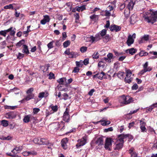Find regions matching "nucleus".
<instances>
[{
  "label": "nucleus",
  "mask_w": 157,
  "mask_h": 157,
  "mask_svg": "<svg viewBox=\"0 0 157 157\" xmlns=\"http://www.w3.org/2000/svg\"><path fill=\"white\" fill-rule=\"evenodd\" d=\"M95 144L100 147L104 144V140L102 137H100L97 139Z\"/></svg>",
  "instance_id": "obj_12"
},
{
  "label": "nucleus",
  "mask_w": 157,
  "mask_h": 157,
  "mask_svg": "<svg viewBox=\"0 0 157 157\" xmlns=\"http://www.w3.org/2000/svg\"><path fill=\"white\" fill-rule=\"evenodd\" d=\"M93 58L94 59H97L99 58V56L98 52L94 53L92 56Z\"/></svg>",
  "instance_id": "obj_46"
},
{
  "label": "nucleus",
  "mask_w": 157,
  "mask_h": 157,
  "mask_svg": "<svg viewBox=\"0 0 157 157\" xmlns=\"http://www.w3.org/2000/svg\"><path fill=\"white\" fill-rule=\"evenodd\" d=\"M137 51V50L134 48H132L126 50V52L128 53V52L132 55H133Z\"/></svg>",
  "instance_id": "obj_20"
},
{
  "label": "nucleus",
  "mask_w": 157,
  "mask_h": 157,
  "mask_svg": "<svg viewBox=\"0 0 157 157\" xmlns=\"http://www.w3.org/2000/svg\"><path fill=\"white\" fill-rule=\"evenodd\" d=\"M130 13V10H129L128 8V9H126L124 10V16L125 17H127L128 16V14Z\"/></svg>",
  "instance_id": "obj_45"
},
{
  "label": "nucleus",
  "mask_w": 157,
  "mask_h": 157,
  "mask_svg": "<svg viewBox=\"0 0 157 157\" xmlns=\"http://www.w3.org/2000/svg\"><path fill=\"white\" fill-rule=\"evenodd\" d=\"M109 29L112 32L115 31L116 32H118L121 30V27L116 25H111L109 27Z\"/></svg>",
  "instance_id": "obj_7"
},
{
  "label": "nucleus",
  "mask_w": 157,
  "mask_h": 157,
  "mask_svg": "<svg viewBox=\"0 0 157 157\" xmlns=\"http://www.w3.org/2000/svg\"><path fill=\"white\" fill-rule=\"evenodd\" d=\"M28 95L25 97L26 101H28L34 98L35 95L34 94H27Z\"/></svg>",
  "instance_id": "obj_21"
},
{
  "label": "nucleus",
  "mask_w": 157,
  "mask_h": 157,
  "mask_svg": "<svg viewBox=\"0 0 157 157\" xmlns=\"http://www.w3.org/2000/svg\"><path fill=\"white\" fill-rule=\"evenodd\" d=\"M104 38L106 42H108L109 41L110 37L109 34H107L104 37Z\"/></svg>",
  "instance_id": "obj_63"
},
{
  "label": "nucleus",
  "mask_w": 157,
  "mask_h": 157,
  "mask_svg": "<svg viewBox=\"0 0 157 157\" xmlns=\"http://www.w3.org/2000/svg\"><path fill=\"white\" fill-rule=\"evenodd\" d=\"M106 32L107 30L103 29L101 31L100 34L101 36L102 37L106 35Z\"/></svg>",
  "instance_id": "obj_44"
},
{
  "label": "nucleus",
  "mask_w": 157,
  "mask_h": 157,
  "mask_svg": "<svg viewBox=\"0 0 157 157\" xmlns=\"http://www.w3.org/2000/svg\"><path fill=\"white\" fill-rule=\"evenodd\" d=\"M55 75L52 72H50L49 74V79H52L53 78H55Z\"/></svg>",
  "instance_id": "obj_52"
},
{
  "label": "nucleus",
  "mask_w": 157,
  "mask_h": 157,
  "mask_svg": "<svg viewBox=\"0 0 157 157\" xmlns=\"http://www.w3.org/2000/svg\"><path fill=\"white\" fill-rule=\"evenodd\" d=\"M68 139L67 138H63L61 141L62 147L65 150L67 148V143H68Z\"/></svg>",
  "instance_id": "obj_8"
},
{
  "label": "nucleus",
  "mask_w": 157,
  "mask_h": 157,
  "mask_svg": "<svg viewBox=\"0 0 157 157\" xmlns=\"http://www.w3.org/2000/svg\"><path fill=\"white\" fill-rule=\"evenodd\" d=\"M55 45L56 46L58 47H59L61 45V43L60 42V40H57L56 41L55 43Z\"/></svg>",
  "instance_id": "obj_53"
},
{
  "label": "nucleus",
  "mask_w": 157,
  "mask_h": 157,
  "mask_svg": "<svg viewBox=\"0 0 157 157\" xmlns=\"http://www.w3.org/2000/svg\"><path fill=\"white\" fill-rule=\"evenodd\" d=\"M64 79L66 80L65 78H61L58 80L57 81L59 84L63 85L64 84Z\"/></svg>",
  "instance_id": "obj_38"
},
{
  "label": "nucleus",
  "mask_w": 157,
  "mask_h": 157,
  "mask_svg": "<svg viewBox=\"0 0 157 157\" xmlns=\"http://www.w3.org/2000/svg\"><path fill=\"white\" fill-rule=\"evenodd\" d=\"M98 78L102 80L103 78V76L105 75V73L104 72L102 71L100 73H98Z\"/></svg>",
  "instance_id": "obj_30"
},
{
  "label": "nucleus",
  "mask_w": 157,
  "mask_h": 157,
  "mask_svg": "<svg viewBox=\"0 0 157 157\" xmlns=\"http://www.w3.org/2000/svg\"><path fill=\"white\" fill-rule=\"evenodd\" d=\"M127 1L128 2L127 5V7L129 10H132L133 9L136 1L135 0H128Z\"/></svg>",
  "instance_id": "obj_10"
},
{
  "label": "nucleus",
  "mask_w": 157,
  "mask_h": 157,
  "mask_svg": "<svg viewBox=\"0 0 157 157\" xmlns=\"http://www.w3.org/2000/svg\"><path fill=\"white\" fill-rule=\"evenodd\" d=\"M128 135L120 134L118 136V140L120 141V143H122L123 144L124 143V139L128 137Z\"/></svg>",
  "instance_id": "obj_14"
},
{
  "label": "nucleus",
  "mask_w": 157,
  "mask_h": 157,
  "mask_svg": "<svg viewBox=\"0 0 157 157\" xmlns=\"http://www.w3.org/2000/svg\"><path fill=\"white\" fill-rule=\"evenodd\" d=\"M87 48L86 46H82L80 48V52L83 53L86 52L87 50Z\"/></svg>",
  "instance_id": "obj_35"
},
{
  "label": "nucleus",
  "mask_w": 157,
  "mask_h": 157,
  "mask_svg": "<svg viewBox=\"0 0 157 157\" xmlns=\"http://www.w3.org/2000/svg\"><path fill=\"white\" fill-rule=\"evenodd\" d=\"M52 105L50 106V107L51 108L52 110L54 112H57L58 109V106L57 105H55V106H53Z\"/></svg>",
  "instance_id": "obj_34"
},
{
  "label": "nucleus",
  "mask_w": 157,
  "mask_h": 157,
  "mask_svg": "<svg viewBox=\"0 0 157 157\" xmlns=\"http://www.w3.org/2000/svg\"><path fill=\"white\" fill-rule=\"evenodd\" d=\"M113 130V128L112 127H110L107 128H105L104 129V132H108L109 131H112Z\"/></svg>",
  "instance_id": "obj_50"
},
{
  "label": "nucleus",
  "mask_w": 157,
  "mask_h": 157,
  "mask_svg": "<svg viewBox=\"0 0 157 157\" xmlns=\"http://www.w3.org/2000/svg\"><path fill=\"white\" fill-rule=\"evenodd\" d=\"M149 53L151 54H152L154 55H156V56H152V57L151 58V59H155L157 58V52L152 51L150 52Z\"/></svg>",
  "instance_id": "obj_51"
},
{
  "label": "nucleus",
  "mask_w": 157,
  "mask_h": 157,
  "mask_svg": "<svg viewBox=\"0 0 157 157\" xmlns=\"http://www.w3.org/2000/svg\"><path fill=\"white\" fill-rule=\"evenodd\" d=\"M123 145V144L122 143H119L117 144L115 150H120L122 148Z\"/></svg>",
  "instance_id": "obj_28"
},
{
  "label": "nucleus",
  "mask_w": 157,
  "mask_h": 157,
  "mask_svg": "<svg viewBox=\"0 0 157 157\" xmlns=\"http://www.w3.org/2000/svg\"><path fill=\"white\" fill-rule=\"evenodd\" d=\"M133 78H132L126 77L124 79V82L126 83H130L132 81Z\"/></svg>",
  "instance_id": "obj_32"
},
{
  "label": "nucleus",
  "mask_w": 157,
  "mask_h": 157,
  "mask_svg": "<svg viewBox=\"0 0 157 157\" xmlns=\"http://www.w3.org/2000/svg\"><path fill=\"white\" fill-rule=\"evenodd\" d=\"M33 141L35 144H40V139L38 138H34Z\"/></svg>",
  "instance_id": "obj_40"
},
{
  "label": "nucleus",
  "mask_w": 157,
  "mask_h": 157,
  "mask_svg": "<svg viewBox=\"0 0 157 157\" xmlns=\"http://www.w3.org/2000/svg\"><path fill=\"white\" fill-rule=\"evenodd\" d=\"M113 142V139L110 138H106L105 144V148L108 149L110 147L112 146V143Z\"/></svg>",
  "instance_id": "obj_5"
},
{
  "label": "nucleus",
  "mask_w": 157,
  "mask_h": 157,
  "mask_svg": "<svg viewBox=\"0 0 157 157\" xmlns=\"http://www.w3.org/2000/svg\"><path fill=\"white\" fill-rule=\"evenodd\" d=\"M152 105L150 106L149 107L147 108L146 110V112L147 113H148V112H151L153 109L154 108L153 107Z\"/></svg>",
  "instance_id": "obj_57"
},
{
  "label": "nucleus",
  "mask_w": 157,
  "mask_h": 157,
  "mask_svg": "<svg viewBox=\"0 0 157 157\" xmlns=\"http://www.w3.org/2000/svg\"><path fill=\"white\" fill-rule=\"evenodd\" d=\"M69 109L66 108L63 116V120L67 122H68L70 120V116L69 114Z\"/></svg>",
  "instance_id": "obj_3"
},
{
  "label": "nucleus",
  "mask_w": 157,
  "mask_h": 157,
  "mask_svg": "<svg viewBox=\"0 0 157 157\" xmlns=\"http://www.w3.org/2000/svg\"><path fill=\"white\" fill-rule=\"evenodd\" d=\"M148 132H149L152 133L153 132L154 133H156L155 132L154 129L150 126L148 128Z\"/></svg>",
  "instance_id": "obj_56"
},
{
  "label": "nucleus",
  "mask_w": 157,
  "mask_h": 157,
  "mask_svg": "<svg viewBox=\"0 0 157 157\" xmlns=\"http://www.w3.org/2000/svg\"><path fill=\"white\" fill-rule=\"evenodd\" d=\"M148 55V53L144 51H142L139 53L140 56L141 57L144 56H147Z\"/></svg>",
  "instance_id": "obj_39"
},
{
  "label": "nucleus",
  "mask_w": 157,
  "mask_h": 157,
  "mask_svg": "<svg viewBox=\"0 0 157 157\" xmlns=\"http://www.w3.org/2000/svg\"><path fill=\"white\" fill-rule=\"evenodd\" d=\"M71 44V41L69 40H66L63 44V45L64 48H66L68 46Z\"/></svg>",
  "instance_id": "obj_31"
},
{
  "label": "nucleus",
  "mask_w": 157,
  "mask_h": 157,
  "mask_svg": "<svg viewBox=\"0 0 157 157\" xmlns=\"http://www.w3.org/2000/svg\"><path fill=\"white\" fill-rule=\"evenodd\" d=\"M40 145H47L49 144V141L46 139L41 138L40 139Z\"/></svg>",
  "instance_id": "obj_19"
},
{
  "label": "nucleus",
  "mask_w": 157,
  "mask_h": 157,
  "mask_svg": "<svg viewBox=\"0 0 157 157\" xmlns=\"http://www.w3.org/2000/svg\"><path fill=\"white\" fill-rule=\"evenodd\" d=\"M131 24H134L137 21V17L135 14H132L130 18Z\"/></svg>",
  "instance_id": "obj_16"
},
{
  "label": "nucleus",
  "mask_w": 157,
  "mask_h": 157,
  "mask_svg": "<svg viewBox=\"0 0 157 157\" xmlns=\"http://www.w3.org/2000/svg\"><path fill=\"white\" fill-rule=\"evenodd\" d=\"M140 128L141 130V131L142 132H147V129L145 127V126H140Z\"/></svg>",
  "instance_id": "obj_60"
},
{
  "label": "nucleus",
  "mask_w": 157,
  "mask_h": 157,
  "mask_svg": "<svg viewBox=\"0 0 157 157\" xmlns=\"http://www.w3.org/2000/svg\"><path fill=\"white\" fill-rule=\"evenodd\" d=\"M99 122L101 123V124L103 126H106V125H109L110 123V121H103V120H101L100 121H99L98 122H96L95 123H94L95 124H97Z\"/></svg>",
  "instance_id": "obj_17"
},
{
  "label": "nucleus",
  "mask_w": 157,
  "mask_h": 157,
  "mask_svg": "<svg viewBox=\"0 0 157 157\" xmlns=\"http://www.w3.org/2000/svg\"><path fill=\"white\" fill-rule=\"evenodd\" d=\"M28 153L29 155H36L37 154L36 152L34 151H29Z\"/></svg>",
  "instance_id": "obj_55"
},
{
  "label": "nucleus",
  "mask_w": 157,
  "mask_h": 157,
  "mask_svg": "<svg viewBox=\"0 0 157 157\" xmlns=\"http://www.w3.org/2000/svg\"><path fill=\"white\" fill-rule=\"evenodd\" d=\"M2 124L4 127H6L8 125V121L5 120H2Z\"/></svg>",
  "instance_id": "obj_41"
},
{
  "label": "nucleus",
  "mask_w": 157,
  "mask_h": 157,
  "mask_svg": "<svg viewBox=\"0 0 157 157\" xmlns=\"http://www.w3.org/2000/svg\"><path fill=\"white\" fill-rule=\"evenodd\" d=\"M85 5H82L80 7L77 6V11L80 12V11H82L86 9Z\"/></svg>",
  "instance_id": "obj_29"
},
{
  "label": "nucleus",
  "mask_w": 157,
  "mask_h": 157,
  "mask_svg": "<svg viewBox=\"0 0 157 157\" xmlns=\"http://www.w3.org/2000/svg\"><path fill=\"white\" fill-rule=\"evenodd\" d=\"M60 125H62V127L61 128L60 130L63 131L65 128V123L63 121H61L60 123Z\"/></svg>",
  "instance_id": "obj_47"
},
{
  "label": "nucleus",
  "mask_w": 157,
  "mask_h": 157,
  "mask_svg": "<svg viewBox=\"0 0 157 157\" xmlns=\"http://www.w3.org/2000/svg\"><path fill=\"white\" fill-rule=\"evenodd\" d=\"M25 43V41L24 39H22L18 42L16 44V46L18 47H21L22 44Z\"/></svg>",
  "instance_id": "obj_33"
},
{
  "label": "nucleus",
  "mask_w": 157,
  "mask_h": 157,
  "mask_svg": "<svg viewBox=\"0 0 157 157\" xmlns=\"http://www.w3.org/2000/svg\"><path fill=\"white\" fill-rule=\"evenodd\" d=\"M4 8L6 9H10L13 10V4H10L4 6Z\"/></svg>",
  "instance_id": "obj_36"
},
{
  "label": "nucleus",
  "mask_w": 157,
  "mask_h": 157,
  "mask_svg": "<svg viewBox=\"0 0 157 157\" xmlns=\"http://www.w3.org/2000/svg\"><path fill=\"white\" fill-rule=\"evenodd\" d=\"M75 63L77 67H80V66L81 67H82V66L83 65L82 62L81 60L79 62L76 61Z\"/></svg>",
  "instance_id": "obj_48"
},
{
  "label": "nucleus",
  "mask_w": 157,
  "mask_h": 157,
  "mask_svg": "<svg viewBox=\"0 0 157 157\" xmlns=\"http://www.w3.org/2000/svg\"><path fill=\"white\" fill-rule=\"evenodd\" d=\"M16 115L17 114L16 113L12 112L6 113L5 115V117L9 119H13L15 118Z\"/></svg>",
  "instance_id": "obj_9"
},
{
  "label": "nucleus",
  "mask_w": 157,
  "mask_h": 157,
  "mask_svg": "<svg viewBox=\"0 0 157 157\" xmlns=\"http://www.w3.org/2000/svg\"><path fill=\"white\" fill-rule=\"evenodd\" d=\"M43 19L40 21V23L42 25H45L46 23L49 22L50 20L49 16L48 15H44Z\"/></svg>",
  "instance_id": "obj_13"
},
{
  "label": "nucleus",
  "mask_w": 157,
  "mask_h": 157,
  "mask_svg": "<svg viewBox=\"0 0 157 157\" xmlns=\"http://www.w3.org/2000/svg\"><path fill=\"white\" fill-rule=\"evenodd\" d=\"M64 53L65 54L69 56V58H76L78 56L77 52H71L70 48H67V50L65 51Z\"/></svg>",
  "instance_id": "obj_4"
},
{
  "label": "nucleus",
  "mask_w": 157,
  "mask_h": 157,
  "mask_svg": "<svg viewBox=\"0 0 157 157\" xmlns=\"http://www.w3.org/2000/svg\"><path fill=\"white\" fill-rule=\"evenodd\" d=\"M33 88L31 87L26 92L27 94H33L32 92L34 91Z\"/></svg>",
  "instance_id": "obj_43"
},
{
  "label": "nucleus",
  "mask_w": 157,
  "mask_h": 157,
  "mask_svg": "<svg viewBox=\"0 0 157 157\" xmlns=\"http://www.w3.org/2000/svg\"><path fill=\"white\" fill-rule=\"evenodd\" d=\"M11 152H12V153H7L6 154L8 155L11 157H21V156H19L17 155V154L19 153L17 151L15 148L11 151Z\"/></svg>",
  "instance_id": "obj_11"
},
{
  "label": "nucleus",
  "mask_w": 157,
  "mask_h": 157,
  "mask_svg": "<svg viewBox=\"0 0 157 157\" xmlns=\"http://www.w3.org/2000/svg\"><path fill=\"white\" fill-rule=\"evenodd\" d=\"M90 18L94 21L95 22H96L98 20V16L95 14H93L90 17Z\"/></svg>",
  "instance_id": "obj_25"
},
{
  "label": "nucleus",
  "mask_w": 157,
  "mask_h": 157,
  "mask_svg": "<svg viewBox=\"0 0 157 157\" xmlns=\"http://www.w3.org/2000/svg\"><path fill=\"white\" fill-rule=\"evenodd\" d=\"M54 42V41L53 40L48 44L47 46L49 49H50L53 48V44Z\"/></svg>",
  "instance_id": "obj_37"
},
{
  "label": "nucleus",
  "mask_w": 157,
  "mask_h": 157,
  "mask_svg": "<svg viewBox=\"0 0 157 157\" xmlns=\"http://www.w3.org/2000/svg\"><path fill=\"white\" fill-rule=\"evenodd\" d=\"M140 126H145L146 125V123L145 121H143L142 120L140 121Z\"/></svg>",
  "instance_id": "obj_64"
},
{
  "label": "nucleus",
  "mask_w": 157,
  "mask_h": 157,
  "mask_svg": "<svg viewBox=\"0 0 157 157\" xmlns=\"http://www.w3.org/2000/svg\"><path fill=\"white\" fill-rule=\"evenodd\" d=\"M7 45V43L6 41L4 40L0 43V49H4Z\"/></svg>",
  "instance_id": "obj_26"
},
{
  "label": "nucleus",
  "mask_w": 157,
  "mask_h": 157,
  "mask_svg": "<svg viewBox=\"0 0 157 157\" xmlns=\"http://www.w3.org/2000/svg\"><path fill=\"white\" fill-rule=\"evenodd\" d=\"M107 57L109 61L113 59V55L111 53H109L107 55Z\"/></svg>",
  "instance_id": "obj_49"
},
{
  "label": "nucleus",
  "mask_w": 157,
  "mask_h": 157,
  "mask_svg": "<svg viewBox=\"0 0 157 157\" xmlns=\"http://www.w3.org/2000/svg\"><path fill=\"white\" fill-rule=\"evenodd\" d=\"M12 138V137L10 136H0V139L3 140H10Z\"/></svg>",
  "instance_id": "obj_22"
},
{
  "label": "nucleus",
  "mask_w": 157,
  "mask_h": 157,
  "mask_svg": "<svg viewBox=\"0 0 157 157\" xmlns=\"http://www.w3.org/2000/svg\"><path fill=\"white\" fill-rule=\"evenodd\" d=\"M78 143L76 144V147L77 148L85 145L86 143V141L85 138L83 137L81 139L78 140Z\"/></svg>",
  "instance_id": "obj_6"
},
{
  "label": "nucleus",
  "mask_w": 157,
  "mask_h": 157,
  "mask_svg": "<svg viewBox=\"0 0 157 157\" xmlns=\"http://www.w3.org/2000/svg\"><path fill=\"white\" fill-rule=\"evenodd\" d=\"M134 40L133 38H132L131 35H129L128 38V39L126 41V43L128 46H130L133 43Z\"/></svg>",
  "instance_id": "obj_15"
},
{
  "label": "nucleus",
  "mask_w": 157,
  "mask_h": 157,
  "mask_svg": "<svg viewBox=\"0 0 157 157\" xmlns=\"http://www.w3.org/2000/svg\"><path fill=\"white\" fill-rule=\"evenodd\" d=\"M143 17L147 23L153 25L157 21V11L150 9L143 14Z\"/></svg>",
  "instance_id": "obj_1"
},
{
  "label": "nucleus",
  "mask_w": 157,
  "mask_h": 157,
  "mask_svg": "<svg viewBox=\"0 0 157 157\" xmlns=\"http://www.w3.org/2000/svg\"><path fill=\"white\" fill-rule=\"evenodd\" d=\"M15 148L18 153H19L22 149V147L21 146L16 147Z\"/></svg>",
  "instance_id": "obj_62"
},
{
  "label": "nucleus",
  "mask_w": 157,
  "mask_h": 157,
  "mask_svg": "<svg viewBox=\"0 0 157 157\" xmlns=\"http://www.w3.org/2000/svg\"><path fill=\"white\" fill-rule=\"evenodd\" d=\"M133 101V98L129 96H125L123 95L121 96L119 100V102L123 105L129 104Z\"/></svg>",
  "instance_id": "obj_2"
},
{
  "label": "nucleus",
  "mask_w": 157,
  "mask_h": 157,
  "mask_svg": "<svg viewBox=\"0 0 157 157\" xmlns=\"http://www.w3.org/2000/svg\"><path fill=\"white\" fill-rule=\"evenodd\" d=\"M40 111V109L38 108H34L33 109V113L35 114H36Z\"/></svg>",
  "instance_id": "obj_61"
},
{
  "label": "nucleus",
  "mask_w": 157,
  "mask_h": 157,
  "mask_svg": "<svg viewBox=\"0 0 157 157\" xmlns=\"http://www.w3.org/2000/svg\"><path fill=\"white\" fill-rule=\"evenodd\" d=\"M138 87V85H137L136 83H135L133 84V86L132 87V90H137Z\"/></svg>",
  "instance_id": "obj_59"
},
{
  "label": "nucleus",
  "mask_w": 157,
  "mask_h": 157,
  "mask_svg": "<svg viewBox=\"0 0 157 157\" xmlns=\"http://www.w3.org/2000/svg\"><path fill=\"white\" fill-rule=\"evenodd\" d=\"M23 48L22 50V52L23 53H25L26 54H29V51L28 50V47L27 45L25 44L23 45Z\"/></svg>",
  "instance_id": "obj_23"
},
{
  "label": "nucleus",
  "mask_w": 157,
  "mask_h": 157,
  "mask_svg": "<svg viewBox=\"0 0 157 157\" xmlns=\"http://www.w3.org/2000/svg\"><path fill=\"white\" fill-rule=\"evenodd\" d=\"M126 77H127L131 78V76L132 75V73L131 71L129 70H128L126 71Z\"/></svg>",
  "instance_id": "obj_42"
},
{
  "label": "nucleus",
  "mask_w": 157,
  "mask_h": 157,
  "mask_svg": "<svg viewBox=\"0 0 157 157\" xmlns=\"http://www.w3.org/2000/svg\"><path fill=\"white\" fill-rule=\"evenodd\" d=\"M29 116V115H28L24 117L23 119V121L24 122L27 123L30 121Z\"/></svg>",
  "instance_id": "obj_27"
},
{
  "label": "nucleus",
  "mask_w": 157,
  "mask_h": 157,
  "mask_svg": "<svg viewBox=\"0 0 157 157\" xmlns=\"http://www.w3.org/2000/svg\"><path fill=\"white\" fill-rule=\"evenodd\" d=\"M124 73L123 72L119 71L117 73H115L114 74L113 76H117L120 79H122L123 78V76Z\"/></svg>",
  "instance_id": "obj_24"
},
{
  "label": "nucleus",
  "mask_w": 157,
  "mask_h": 157,
  "mask_svg": "<svg viewBox=\"0 0 157 157\" xmlns=\"http://www.w3.org/2000/svg\"><path fill=\"white\" fill-rule=\"evenodd\" d=\"M83 63L85 65H88L89 63V59L88 58L85 59L82 62V64Z\"/></svg>",
  "instance_id": "obj_54"
},
{
  "label": "nucleus",
  "mask_w": 157,
  "mask_h": 157,
  "mask_svg": "<svg viewBox=\"0 0 157 157\" xmlns=\"http://www.w3.org/2000/svg\"><path fill=\"white\" fill-rule=\"evenodd\" d=\"M50 66V64H48L44 66H41L40 67V68L42 70L43 72H45L48 70Z\"/></svg>",
  "instance_id": "obj_18"
},
{
  "label": "nucleus",
  "mask_w": 157,
  "mask_h": 157,
  "mask_svg": "<svg viewBox=\"0 0 157 157\" xmlns=\"http://www.w3.org/2000/svg\"><path fill=\"white\" fill-rule=\"evenodd\" d=\"M45 93L44 92L40 93L39 94L38 97L39 98H42L44 97Z\"/></svg>",
  "instance_id": "obj_58"
}]
</instances>
